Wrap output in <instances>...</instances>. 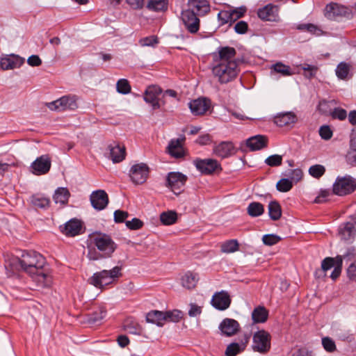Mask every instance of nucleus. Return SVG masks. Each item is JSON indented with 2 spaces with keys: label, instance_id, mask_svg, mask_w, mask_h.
<instances>
[{
  "label": "nucleus",
  "instance_id": "f257e3e1",
  "mask_svg": "<svg viewBox=\"0 0 356 356\" xmlns=\"http://www.w3.org/2000/svg\"><path fill=\"white\" fill-rule=\"evenodd\" d=\"M19 266L23 271L28 273L39 287H49L52 277L45 268L46 259L35 251L24 252L19 259Z\"/></svg>",
  "mask_w": 356,
  "mask_h": 356
},
{
  "label": "nucleus",
  "instance_id": "f03ea898",
  "mask_svg": "<svg viewBox=\"0 0 356 356\" xmlns=\"http://www.w3.org/2000/svg\"><path fill=\"white\" fill-rule=\"evenodd\" d=\"M238 72L236 61L216 63L212 68L213 76L217 78L218 82L221 84H225L234 80Z\"/></svg>",
  "mask_w": 356,
  "mask_h": 356
},
{
  "label": "nucleus",
  "instance_id": "7ed1b4c3",
  "mask_svg": "<svg viewBox=\"0 0 356 356\" xmlns=\"http://www.w3.org/2000/svg\"><path fill=\"white\" fill-rule=\"evenodd\" d=\"M122 268L115 266L111 270H103L97 272L90 277L89 282L97 288H102L104 286L113 283L115 279L122 276Z\"/></svg>",
  "mask_w": 356,
  "mask_h": 356
},
{
  "label": "nucleus",
  "instance_id": "20e7f679",
  "mask_svg": "<svg viewBox=\"0 0 356 356\" xmlns=\"http://www.w3.org/2000/svg\"><path fill=\"white\" fill-rule=\"evenodd\" d=\"M92 241L97 249L104 254V257H111L117 248L116 243L106 234L96 233Z\"/></svg>",
  "mask_w": 356,
  "mask_h": 356
},
{
  "label": "nucleus",
  "instance_id": "39448f33",
  "mask_svg": "<svg viewBox=\"0 0 356 356\" xmlns=\"http://www.w3.org/2000/svg\"><path fill=\"white\" fill-rule=\"evenodd\" d=\"M356 190V180L350 175L337 177L332 186L334 194L343 196L353 193Z\"/></svg>",
  "mask_w": 356,
  "mask_h": 356
},
{
  "label": "nucleus",
  "instance_id": "423d86ee",
  "mask_svg": "<svg viewBox=\"0 0 356 356\" xmlns=\"http://www.w3.org/2000/svg\"><path fill=\"white\" fill-rule=\"evenodd\" d=\"M270 341L271 336L267 331L259 330L253 335L252 348L254 352L265 354L270 349Z\"/></svg>",
  "mask_w": 356,
  "mask_h": 356
},
{
  "label": "nucleus",
  "instance_id": "0eeeda50",
  "mask_svg": "<svg viewBox=\"0 0 356 356\" xmlns=\"http://www.w3.org/2000/svg\"><path fill=\"white\" fill-rule=\"evenodd\" d=\"M188 180L186 175L179 172H170L165 179V186L169 188L175 195H179Z\"/></svg>",
  "mask_w": 356,
  "mask_h": 356
},
{
  "label": "nucleus",
  "instance_id": "6e6552de",
  "mask_svg": "<svg viewBox=\"0 0 356 356\" xmlns=\"http://www.w3.org/2000/svg\"><path fill=\"white\" fill-rule=\"evenodd\" d=\"M60 232L67 237H74L84 232L85 228L81 220L72 218L65 224L59 226Z\"/></svg>",
  "mask_w": 356,
  "mask_h": 356
},
{
  "label": "nucleus",
  "instance_id": "1a4fd4ad",
  "mask_svg": "<svg viewBox=\"0 0 356 356\" xmlns=\"http://www.w3.org/2000/svg\"><path fill=\"white\" fill-rule=\"evenodd\" d=\"M181 18L186 29L190 33L194 34L198 32L200 20L194 10H191V9L183 10L181 14Z\"/></svg>",
  "mask_w": 356,
  "mask_h": 356
},
{
  "label": "nucleus",
  "instance_id": "9d476101",
  "mask_svg": "<svg viewBox=\"0 0 356 356\" xmlns=\"http://www.w3.org/2000/svg\"><path fill=\"white\" fill-rule=\"evenodd\" d=\"M197 170L203 175H211L217 170H222L220 164L215 159L197 158L193 161Z\"/></svg>",
  "mask_w": 356,
  "mask_h": 356
},
{
  "label": "nucleus",
  "instance_id": "9b49d317",
  "mask_svg": "<svg viewBox=\"0 0 356 356\" xmlns=\"http://www.w3.org/2000/svg\"><path fill=\"white\" fill-rule=\"evenodd\" d=\"M149 172V168L146 163H136L131 167L129 177L135 184H142L146 181Z\"/></svg>",
  "mask_w": 356,
  "mask_h": 356
},
{
  "label": "nucleus",
  "instance_id": "f8f14e48",
  "mask_svg": "<svg viewBox=\"0 0 356 356\" xmlns=\"http://www.w3.org/2000/svg\"><path fill=\"white\" fill-rule=\"evenodd\" d=\"M325 17L330 20H339L342 17H348L350 15V10L337 3L327 4L324 10Z\"/></svg>",
  "mask_w": 356,
  "mask_h": 356
},
{
  "label": "nucleus",
  "instance_id": "ddd939ff",
  "mask_svg": "<svg viewBox=\"0 0 356 356\" xmlns=\"http://www.w3.org/2000/svg\"><path fill=\"white\" fill-rule=\"evenodd\" d=\"M280 6L273 3H268L257 10L258 17L264 22H279Z\"/></svg>",
  "mask_w": 356,
  "mask_h": 356
},
{
  "label": "nucleus",
  "instance_id": "4468645a",
  "mask_svg": "<svg viewBox=\"0 0 356 356\" xmlns=\"http://www.w3.org/2000/svg\"><path fill=\"white\" fill-rule=\"evenodd\" d=\"M47 106L52 111L74 110L77 108L75 99L72 97L63 96L60 99L48 103Z\"/></svg>",
  "mask_w": 356,
  "mask_h": 356
},
{
  "label": "nucleus",
  "instance_id": "2eb2a0df",
  "mask_svg": "<svg viewBox=\"0 0 356 356\" xmlns=\"http://www.w3.org/2000/svg\"><path fill=\"white\" fill-rule=\"evenodd\" d=\"M51 165V162L48 155H42L38 157L31 165V172L35 175L47 174Z\"/></svg>",
  "mask_w": 356,
  "mask_h": 356
},
{
  "label": "nucleus",
  "instance_id": "dca6fc26",
  "mask_svg": "<svg viewBox=\"0 0 356 356\" xmlns=\"http://www.w3.org/2000/svg\"><path fill=\"white\" fill-rule=\"evenodd\" d=\"M90 200L92 207L97 211L104 209L109 202L108 196L104 190L93 191L90 196Z\"/></svg>",
  "mask_w": 356,
  "mask_h": 356
},
{
  "label": "nucleus",
  "instance_id": "f3484780",
  "mask_svg": "<svg viewBox=\"0 0 356 356\" xmlns=\"http://www.w3.org/2000/svg\"><path fill=\"white\" fill-rule=\"evenodd\" d=\"M236 51L232 47H220L218 48V53H213V60L215 63H228L236 61L234 58Z\"/></svg>",
  "mask_w": 356,
  "mask_h": 356
},
{
  "label": "nucleus",
  "instance_id": "a211bd4d",
  "mask_svg": "<svg viewBox=\"0 0 356 356\" xmlns=\"http://www.w3.org/2000/svg\"><path fill=\"white\" fill-rule=\"evenodd\" d=\"M211 102L206 97H200L191 101L189 108L194 115H204L210 108Z\"/></svg>",
  "mask_w": 356,
  "mask_h": 356
},
{
  "label": "nucleus",
  "instance_id": "6ab92c4d",
  "mask_svg": "<svg viewBox=\"0 0 356 356\" xmlns=\"http://www.w3.org/2000/svg\"><path fill=\"white\" fill-rule=\"evenodd\" d=\"M162 92V90L157 86H149L147 88L144 93V100L145 102L151 104L154 110L160 108L158 96Z\"/></svg>",
  "mask_w": 356,
  "mask_h": 356
},
{
  "label": "nucleus",
  "instance_id": "aec40b11",
  "mask_svg": "<svg viewBox=\"0 0 356 356\" xmlns=\"http://www.w3.org/2000/svg\"><path fill=\"white\" fill-rule=\"evenodd\" d=\"M229 293L225 291L216 293L211 299V305L216 309L223 311L227 309L231 304Z\"/></svg>",
  "mask_w": 356,
  "mask_h": 356
},
{
  "label": "nucleus",
  "instance_id": "412c9836",
  "mask_svg": "<svg viewBox=\"0 0 356 356\" xmlns=\"http://www.w3.org/2000/svg\"><path fill=\"white\" fill-rule=\"evenodd\" d=\"M185 137L180 138L172 139L167 147L168 153L173 158L181 159L185 156V151L183 147V143Z\"/></svg>",
  "mask_w": 356,
  "mask_h": 356
},
{
  "label": "nucleus",
  "instance_id": "4be33fe9",
  "mask_svg": "<svg viewBox=\"0 0 356 356\" xmlns=\"http://www.w3.org/2000/svg\"><path fill=\"white\" fill-rule=\"evenodd\" d=\"M240 325L237 321L226 318L219 325V329L222 333L227 337H231L237 333Z\"/></svg>",
  "mask_w": 356,
  "mask_h": 356
},
{
  "label": "nucleus",
  "instance_id": "5701e85b",
  "mask_svg": "<svg viewBox=\"0 0 356 356\" xmlns=\"http://www.w3.org/2000/svg\"><path fill=\"white\" fill-rule=\"evenodd\" d=\"M297 121V115L291 111L278 113L274 118L275 124L280 127L294 124Z\"/></svg>",
  "mask_w": 356,
  "mask_h": 356
},
{
  "label": "nucleus",
  "instance_id": "b1692460",
  "mask_svg": "<svg viewBox=\"0 0 356 356\" xmlns=\"http://www.w3.org/2000/svg\"><path fill=\"white\" fill-rule=\"evenodd\" d=\"M191 10H194L197 16H204L210 11V5L207 0H188Z\"/></svg>",
  "mask_w": 356,
  "mask_h": 356
},
{
  "label": "nucleus",
  "instance_id": "393cba45",
  "mask_svg": "<svg viewBox=\"0 0 356 356\" xmlns=\"http://www.w3.org/2000/svg\"><path fill=\"white\" fill-rule=\"evenodd\" d=\"M268 137L264 135H256L247 139L246 145L251 151H257L268 145Z\"/></svg>",
  "mask_w": 356,
  "mask_h": 356
},
{
  "label": "nucleus",
  "instance_id": "a878e982",
  "mask_svg": "<svg viewBox=\"0 0 356 356\" xmlns=\"http://www.w3.org/2000/svg\"><path fill=\"white\" fill-rule=\"evenodd\" d=\"M24 63V59L17 55L2 58L0 60V66L2 70H12L19 67Z\"/></svg>",
  "mask_w": 356,
  "mask_h": 356
},
{
  "label": "nucleus",
  "instance_id": "bb28decb",
  "mask_svg": "<svg viewBox=\"0 0 356 356\" xmlns=\"http://www.w3.org/2000/svg\"><path fill=\"white\" fill-rule=\"evenodd\" d=\"M109 149V156L113 163H119L124 159L126 152L124 147H121L116 143H113L108 146Z\"/></svg>",
  "mask_w": 356,
  "mask_h": 356
},
{
  "label": "nucleus",
  "instance_id": "cd10ccee",
  "mask_svg": "<svg viewBox=\"0 0 356 356\" xmlns=\"http://www.w3.org/2000/svg\"><path fill=\"white\" fill-rule=\"evenodd\" d=\"M213 153L222 159L227 158L234 153V147L230 142H221L214 147Z\"/></svg>",
  "mask_w": 356,
  "mask_h": 356
},
{
  "label": "nucleus",
  "instance_id": "c85d7f7f",
  "mask_svg": "<svg viewBox=\"0 0 356 356\" xmlns=\"http://www.w3.org/2000/svg\"><path fill=\"white\" fill-rule=\"evenodd\" d=\"M339 234L342 240L350 242L356 236V227L353 223L346 222L340 227Z\"/></svg>",
  "mask_w": 356,
  "mask_h": 356
},
{
  "label": "nucleus",
  "instance_id": "c756f323",
  "mask_svg": "<svg viewBox=\"0 0 356 356\" xmlns=\"http://www.w3.org/2000/svg\"><path fill=\"white\" fill-rule=\"evenodd\" d=\"M123 329L129 334L135 335H142L143 332V327L133 318H126L123 323Z\"/></svg>",
  "mask_w": 356,
  "mask_h": 356
},
{
  "label": "nucleus",
  "instance_id": "7c9ffc66",
  "mask_svg": "<svg viewBox=\"0 0 356 356\" xmlns=\"http://www.w3.org/2000/svg\"><path fill=\"white\" fill-rule=\"evenodd\" d=\"M337 264L336 258L326 257L321 262V268L316 269L314 272V276L317 279L324 278L326 276V272L334 267Z\"/></svg>",
  "mask_w": 356,
  "mask_h": 356
},
{
  "label": "nucleus",
  "instance_id": "2f4dec72",
  "mask_svg": "<svg viewBox=\"0 0 356 356\" xmlns=\"http://www.w3.org/2000/svg\"><path fill=\"white\" fill-rule=\"evenodd\" d=\"M31 202L36 209H41L44 210L47 209L51 203L49 197H46L42 194L33 195L31 197Z\"/></svg>",
  "mask_w": 356,
  "mask_h": 356
},
{
  "label": "nucleus",
  "instance_id": "473e14b6",
  "mask_svg": "<svg viewBox=\"0 0 356 356\" xmlns=\"http://www.w3.org/2000/svg\"><path fill=\"white\" fill-rule=\"evenodd\" d=\"M268 311L264 306L255 307L252 312L254 323H264L268 320Z\"/></svg>",
  "mask_w": 356,
  "mask_h": 356
},
{
  "label": "nucleus",
  "instance_id": "72a5a7b5",
  "mask_svg": "<svg viewBox=\"0 0 356 356\" xmlns=\"http://www.w3.org/2000/svg\"><path fill=\"white\" fill-rule=\"evenodd\" d=\"M165 318V312L158 310H152L146 315L147 322L154 323L160 327L163 325Z\"/></svg>",
  "mask_w": 356,
  "mask_h": 356
},
{
  "label": "nucleus",
  "instance_id": "f704fd0d",
  "mask_svg": "<svg viewBox=\"0 0 356 356\" xmlns=\"http://www.w3.org/2000/svg\"><path fill=\"white\" fill-rule=\"evenodd\" d=\"M198 279L197 274L188 271L181 277V285L187 289H194L197 283Z\"/></svg>",
  "mask_w": 356,
  "mask_h": 356
},
{
  "label": "nucleus",
  "instance_id": "c9c22d12",
  "mask_svg": "<svg viewBox=\"0 0 356 356\" xmlns=\"http://www.w3.org/2000/svg\"><path fill=\"white\" fill-rule=\"evenodd\" d=\"M107 314V309L104 305H99L88 314V319L90 322L97 323L102 321Z\"/></svg>",
  "mask_w": 356,
  "mask_h": 356
},
{
  "label": "nucleus",
  "instance_id": "e433bc0d",
  "mask_svg": "<svg viewBox=\"0 0 356 356\" xmlns=\"http://www.w3.org/2000/svg\"><path fill=\"white\" fill-rule=\"evenodd\" d=\"M70 196V193L68 189L61 187L56 190L53 198L56 203L64 205L68 202Z\"/></svg>",
  "mask_w": 356,
  "mask_h": 356
},
{
  "label": "nucleus",
  "instance_id": "4c0bfd02",
  "mask_svg": "<svg viewBox=\"0 0 356 356\" xmlns=\"http://www.w3.org/2000/svg\"><path fill=\"white\" fill-rule=\"evenodd\" d=\"M268 215L271 220H277L282 216V209L277 201H271L268 204Z\"/></svg>",
  "mask_w": 356,
  "mask_h": 356
},
{
  "label": "nucleus",
  "instance_id": "58836bf2",
  "mask_svg": "<svg viewBox=\"0 0 356 356\" xmlns=\"http://www.w3.org/2000/svg\"><path fill=\"white\" fill-rule=\"evenodd\" d=\"M245 348L246 342L241 344L234 342L227 346L225 355L226 356H236L238 353L243 352Z\"/></svg>",
  "mask_w": 356,
  "mask_h": 356
},
{
  "label": "nucleus",
  "instance_id": "ea45409f",
  "mask_svg": "<svg viewBox=\"0 0 356 356\" xmlns=\"http://www.w3.org/2000/svg\"><path fill=\"white\" fill-rule=\"evenodd\" d=\"M147 8L151 11H165L168 8V0H149Z\"/></svg>",
  "mask_w": 356,
  "mask_h": 356
},
{
  "label": "nucleus",
  "instance_id": "a19ab883",
  "mask_svg": "<svg viewBox=\"0 0 356 356\" xmlns=\"http://www.w3.org/2000/svg\"><path fill=\"white\" fill-rule=\"evenodd\" d=\"M239 249V243L236 239H230L225 241L220 245L222 252L229 254L238 251Z\"/></svg>",
  "mask_w": 356,
  "mask_h": 356
},
{
  "label": "nucleus",
  "instance_id": "79ce46f5",
  "mask_svg": "<svg viewBox=\"0 0 356 356\" xmlns=\"http://www.w3.org/2000/svg\"><path fill=\"white\" fill-rule=\"evenodd\" d=\"M247 211L249 216L252 217H257L262 215L264 212L263 204L258 202H252L249 204Z\"/></svg>",
  "mask_w": 356,
  "mask_h": 356
},
{
  "label": "nucleus",
  "instance_id": "37998d69",
  "mask_svg": "<svg viewBox=\"0 0 356 356\" xmlns=\"http://www.w3.org/2000/svg\"><path fill=\"white\" fill-rule=\"evenodd\" d=\"M334 100L327 101L326 99L321 100L317 106L318 111L322 115L330 116L332 110V105L336 104Z\"/></svg>",
  "mask_w": 356,
  "mask_h": 356
},
{
  "label": "nucleus",
  "instance_id": "c03bdc74",
  "mask_svg": "<svg viewBox=\"0 0 356 356\" xmlns=\"http://www.w3.org/2000/svg\"><path fill=\"white\" fill-rule=\"evenodd\" d=\"M160 220L162 224L165 225H170L176 222L177 220V214L174 211L163 212L160 215Z\"/></svg>",
  "mask_w": 356,
  "mask_h": 356
},
{
  "label": "nucleus",
  "instance_id": "a18cd8bd",
  "mask_svg": "<svg viewBox=\"0 0 356 356\" xmlns=\"http://www.w3.org/2000/svg\"><path fill=\"white\" fill-rule=\"evenodd\" d=\"M271 70L276 73L281 74L283 76H291L293 74L291 67L289 65H286L281 62H278L272 65Z\"/></svg>",
  "mask_w": 356,
  "mask_h": 356
},
{
  "label": "nucleus",
  "instance_id": "49530a36",
  "mask_svg": "<svg viewBox=\"0 0 356 356\" xmlns=\"http://www.w3.org/2000/svg\"><path fill=\"white\" fill-rule=\"evenodd\" d=\"M293 187V181L289 178L281 179L276 184L277 190L280 192L286 193Z\"/></svg>",
  "mask_w": 356,
  "mask_h": 356
},
{
  "label": "nucleus",
  "instance_id": "de8ad7c7",
  "mask_svg": "<svg viewBox=\"0 0 356 356\" xmlns=\"http://www.w3.org/2000/svg\"><path fill=\"white\" fill-rule=\"evenodd\" d=\"M116 89L119 93L127 95L131 92V86L127 79H121L118 81Z\"/></svg>",
  "mask_w": 356,
  "mask_h": 356
},
{
  "label": "nucleus",
  "instance_id": "09e8293b",
  "mask_svg": "<svg viewBox=\"0 0 356 356\" xmlns=\"http://www.w3.org/2000/svg\"><path fill=\"white\" fill-rule=\"evenodd\" d=\"M325 172V168L320 164H316L312 165L309 169V175L316 178L319 179L321 177Z\"/></svg>",
  "mask_w": 356,
  "mask_h": 356
},
{
  "label": "nucleus",
  "instance_id": "8fccbe9b",
  "mask_svg": "<svg viewBox=\"0 0 356 356\" xmlns=\"http://www.w3.org/2000/svg\"><path fill=\"white\" fill-rule=\"evenodd\" d=\"M350 71L349 65L346 63H340L336 69V74L340 79L347 78Z\"/></svg>",
  "mask_w": 356,
  "mask_h": 356
},
{
  "label": "nucleus",
  "instance_id": "3c124183",
  "mask_svg": "<svg viewBox=\"0 0 356 356\" xmlns=\"http://www.w3.org/2000/svg\"><path fill=\"white\" fill-rule=\"evenodd\" d=\"M337 257L341 258V263H343V260L353 262L356 260V249L353 246L349 247L346 249L342 255H338Z\"/></svg>",
  "mask_w": 356,
  "mask_h": 356
},
{
  "label": "nucleus",
  "instance_id": "603ef678",
  "mask_svg": "<svg viewBox=\"0 0 356 356\" xmlns=\"http://www.w3.org/2000/svg\"><path fill=\"white\" fill-rule=\"evenodd\" d=\"M165 322H179L182 318V313L179 310L165 312Z\"/></svg>",
  "mask_w": 356,
  "mask_h": 356
},
{
  "label": "nucleus",
  "instance_id": "864d4df0",
  "mask_svg": "<svg viewBox=\"0 0 356 356\" xmlns=\"http://www.w3.org/2000/svg\"><path fill=\"white\" fill-rule=\"evenodd\" d=\"M330 116L334 120L343 121L346 119L348 115L347 111L344 108L336 107L332 110Z\"/></svg>",
  "mask_w": 356,
  "mask_h": 356
},
{
  "label": "nucleus",
  "instance_id": "5fc2aeb1",
  "mask_svg": "<svg viewBox=\"0 0 356 356\" xmlns=\"http://www.w3.org/2000/svg\"><path fill=\"white\" fill-rule=\"evenodd\" d=\"M297 29L300 31H306L309 33L316 35H320L321 30L315 24H300L298 26Z\"/></svg>",
  "mask_w": 356,
  "mask_h": 356
},
{
  "label": "nucleus",
  "instance_id": "6e6d98bb",
  "mask_svg": "<svg viewBox=\"0 0 356 356\" xmlns=\"http://www.w3.org/2000/svg\"><path fill=\"white\" fill-rule=\"evenodd\" d=\"M218 18L220 22L221 25H224L227 23H233L230 10H220L218 14Z\"/></svg>",
  "mask_w": 356,
  "mask_h": 356
},
{
  "label": "nucleus",
  "instance_id": "4d7b16f0",
  "mask_svg": "<svg viewBox=\"0 0 356 356\" xmlns=\"http://www.w3.org/2000/svg\"><path fill=\"white\" fill-rule=\"evenodd\" d=\"M265 163L270 167L280 166L282 163V156L279 154H273L265 160Z\"/></svg>",
  "mask_w": 356,
  "mask_h": 356
},
{
  "label": "nucleus",
  "instance_id": "13d9d810",
  "mask_svg": "<svg viewBox=\"0 0 356 356\" xmlns=\"http://www.w3.org/2000/svg\"><path fill=\"white\" fill-rule=\"evenodd\" d=\"M319 136L323 140H328L333 136V131L329 125H323L318 130Z\"/></svg>",
  "mask_w": 356,
  "mask_h": 356
},
{
  "label": "nucleus",
  "instance_id": "bf43d9fd",
  "mask_svg": "<svg viewBox=\"0 0 356 356\" xmlns=\"http://www.w3.org/2000/svg\"><path fill=\"white\" fill-rule=\"evenodd\" d=\"M125 225L130 230H138L143 227L144 223L139 218H134L131 220H127Z\"/></svg>",
  "mask_w": 356,
  "mask_h": 356
},
{
  "label": "nucleus",
  "instance_id": "052dcab7",
  "mask_svg": "<svg viewBox=\"0 0 356 356\" xmlns=\"http://www.w3.org/2000/svg\"><path fill=\"white\" fill-rule=\"evenodd\" d=\"M87 257L90 261H97L104 257V254L101 252H97L95 248L88 247Z\"/></svg>",
  "mask_w": 356,
  "mask_h": 356
},
{
  "label": "nucleus",
  "instance_id": "680f3d73",
  "mask_svg": "<svg viewBox=\"0 0 356 356\" xmlns=\"http://www.w3.org/2000/svg\"><path fill=\"white\" fill-rule=\"evenodd\" d=\"M281 238L275 234H265L263 236L262 241L265 245H273L277 244Z\"/></svg>",
  "mask_w": 356,
  "mask_h": 356
},
{
  "label": "nucleus",
  "instance_id": "e2e57ef3",
  "mask_svg": "<svg viewBox=\"0 0 356 356\" xmlns=\"http://www.w3.org/2000/svg\"><path fill=\"white\" fill-rule=\"evenodd\" d=\"M129 214L127 211L123 210H116L114 212V221L115 223L125 222L126 219L129 217Z\"/></svg>",
  "mask_w": 356,
  "mask_h": 356
},
{
  "label": "nucleus",
  "instance_id": "0e129e2a",
  "mask_svg": "<svg viewBox=\"0 0 356 356\" xmlns=\"http://www.w3.org/2000/svg\"><path fill=\"white\" fill-rule=\"evenodd\" d=\"M232 13L233 22H236L238 19L242 17L246 13L247 8L245 6H241L234 9H229Z\"/></svg>",
  "mask_w": 356,
  "mask_h": 356
},
{
  "label": "nucleus",
  "instance_id": "69168bd1",
  "mask_svg": "<svg viewBox=\"0 0 356 356\" xmlns=\"http://www.w3.org/2000/svg\"><path fill=\"white\" fill-rule=\"evenodd\" d=\"M337 264L334 267V269L330 275V277L335 280L337 279L341 273V268H342V263H341V258L340 257H337Z\"/></svg>",
  "mask_w": 356,
  "mask_h": 356
},
{
  "label": "nucleus",
  "instance_id": "338daca9",
  "mask_svg": "<svg viewBox=\"0 0 356 356\" xmlns=\"http://www.w3.org/2000/svg\"><path fill=\"white\" fill-rule=\"evenodd\" d=\"M322 344L325 350L332 353L336 350L334 341L330 337H324L322 339Z\"/></svg>",
  "mask_w": 356,
  "mask_h": 356
},
{
  "label": "nucleus",
  "instance_id": "774afa93",
  "mask_svg": "<svg viewBox=\"0 0 356 356\" xmlns=\"http://www.w3.org/2000/svg\"><path fill=\"white\" fill-rule=\"evenodd\" d=\"M348 277L353 281L356 280V260L351 262L346 270Z\"/></svg>",
  "mask_w": 356,
  "mask_h": 356
}]
</instances>
